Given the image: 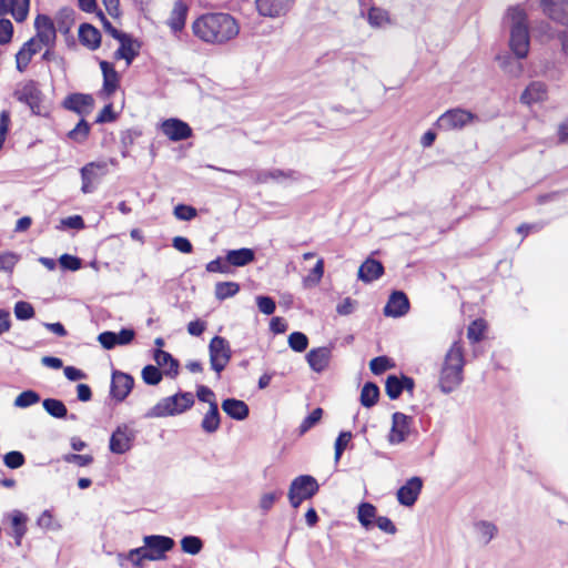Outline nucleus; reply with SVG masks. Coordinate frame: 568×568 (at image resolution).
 <instances>
[{
  "label": "nucleus",
  "instance_id": "nucleus-58",
  "mask_svg": "<svg viewBox=\"0 0 568 568\" xmlns=\"http://www.w3.org/2000/svg\"><path fill=\"white\" fill-rule=\"evenodd\" d=\"M119 118V113L114 111V106L112 102L106 103L95 116L94 123L97 124H105L112 123L116 121Z\"/></svg>",
  "mask_w": 568,
  "mask_h": 568
},
{
  "label": "nucleus",
  "instance_id": "nucleus-19",
  "mask_svg": "<svg viewBox=\"0 0 568 568\" xmlns=\"http://www.w3.org/2000/svg\"><path fill=\"white\" fill-rule=\"evenodd\" d=\"M252 179L257 184L267 183L270 180L277 183H282L284 180L298 181L301 173L295 170H283V169H271V170H257L252 175Z\"/></svg>",
  "mask_w": 568,
  "mask_h": 568
},
{
  "label": "nucleus",
  "instance_id": "nucleus-40",
  "mask_svg": "<svg viewBox=\"0 0 568 568\" xmlns=\"http://www.w3.org/2000/svg\"><path fill=\"white\" fill-rule=\"evenodd\" d=\"M325 271L324 258H318L315 265L310 270L308 274L303 277V286L311 288L320 284Z\"/></svg>",
  "mask_w": 568,
  "mask_h": 568
},
{
  "label": "nucleus",
  "instance_id": "nucleus-55",
  "mask_svg": "<svg viewBox=\"0 0 568 568\" xmlns=\"http://www.w3.org/2000/svg\"><path fill=\"white\" fill-rule=\"evenodd\" d=\"M37 525L42 529L51 531H58L62 528L61 524L54 520L53 514L49 509L41 513L37 519Z\"/></svg>",
  "mask_w": 568,
  "mask_h": 568
},
{
  "label": "nucleus",
  "instance_id": "nucleus-50",
  "mask_svg": "<svg viewBox=\"0 0 568 568\" xmlns=\"http://www.w3.org/2000/svg\"><path fill=\"white\" fill-rule=\"evenodd\" d=\"M324 410L321 407L314 408L298 426V434L304 435L311 428H313L323 417Z\"/></svg>",
  "mask_w": 568,
  "mask_h": 568
},
{
  "label": "nucleus",
  "instance_id": "nucleus-53",
  "mask_svg": "<svg viewBox=\"0 0 568 568\" xmlns=\"http://www.w3.org/2000/svg\"><path fill=\"white\" fill-rule=\"evenodd\" d=\"M85 227L84 219L80 214L70 215L60 220L59 225H57V230L67 231V230H75L80 231Z\"/></svg>",
  "mask_w": 568,
  "mask_h": 568
},
{
  "label": "nucleus",
  "instance_id": "nucleus-22",
  "mask_svg": "<svg viewBox=\"0 0 568 568\" xmlns=\"http://www.w3.org/2000/svg\"><path fill=\"white\" fill-rule=\"evenodd\" d=\"M385 273L383 263L372 256H368L358 267L357 278L365 284L373 283L381 278Z\"/></svg>",
  "mask_w": 568,
  "mask_h": 568
},
{
  "label": "nucleus",
  "instance_id": "nucleus-24",
  "mask_svg": "<svg viewBox=\"0 0 568 568\" xmlns=\"http://www.w3.org/2000/svg\"><path fill=\"white\" fill-rule=\"evenodd\" d=\"M79 42L91 51H95L101 47L102 33L92 23L82 22L78 30Z\"/></svg>",
  "mask_w": 568,
  "mask_h": 568
},
{
  "label": "nucleus",
  "instance_id": "nucleus-6",
  "mask_svg": "<svg viewBox=\"0 0 568 568\" xmlns=\"http://www.w3.org/2000/svg\"><path fill=\"white\" fill-rule=\"evenodd\" d=\"M209 356L211 369L220 377L232 358L230 342L223 336L214 335L209 343Z\"/></svg>",
  "mask_w": 568,
  "mask_h": 568
},
{
  "label": "nucleus",
  "instance_id": "nucleus-42",
  "mask_svg": "<svg viewBox=\"0 0 568 568\" xmlns=\"http://www.w3.org/2000/svg\"><path fill=\"white\" fill-rule=\"evenodd\" d=\"M22 6V0H0V18L10 13L18 23H22L27 20L29 12L22 13L19 18L17 13L18 8Z\"/></svg>",
  "mask_w": 568,
  "mask_h": 568
},
{
  "label": "nucleus",
  "instance_id": "nucleus-14",
  "mask_svg": "<svg viewBox=\"0 0 568 568\" xmlns=\"http://www.w3.org/2000/svg\"><path fill=\"white\" fill-rule=\"evenodd\" d=\"M160 130L171 142H181L193 136L191 125L175 116L161 121Z\"/></svg>",
  "mask_w": 568,
  "mask_h": 568
},
{
  "label": "nucleus",
  "instance_id": "nucleus-41",
  "mask_svg": "<svg viewBox=\"0 0 568 568\" xmlns=\"http://www.w3.org/2000/svg\"><path fill=\"white\" fill-rule=\"evenodd\" d=\"M180 546L184 554L196 556L202 551L204 541L199 536L185 535L181 538Z\"/></svg>",
  "mask_w": 568,
  "mask_h": 568
},
{
  "label": "nucleus",
  "instance_id": "nucleus-46",
  "mask_svg": "<svg viewBox=\"0 0 568 568\" xmlns=\"http://www.w3.org/2000/svg\"><path fill=\"white\" fill-rule=\"evenodd\" d=\"M142 548L136 547L130 549L126 554H119L120 565H123V560H128L132 564L133 568H143L148 558H144Z\"/></svg>",
  "mask_w": 568,
  "mask_h": 568
},
{
  "label": "nucleus",
  "instance_id": "nucleus-21",
  "mask_svg": "<svg viewBox=\"0 0 568 568\" xmlns=\"http://www.w3.org/2000/svg\"><path fill=\"white\" fill-rule=\"evenodd\" d=\"M540 7L549 19L568 26V0H540Z\"/></svg>",
  "mask_w": 568,
  "mask_h": 568
},
{
  "label": "nucleus",
  "instance_id": "nucleus-10",
  "mask_svg": "<svg viewBox=\"0 0 568 568\" xmlns=\"http://www.w3.org/2000/svg\"><path fill=\"white\" fill-rule=\"evenodd\" d=\"M134 385L135 379L130 373L113 368L111 372L109 396L115 403H122L128 398Z\"/></svg>",
  "mask_w": 568,
  "mask_h": 568
},
{
  "label": "nucleus",
  "instance_id": "nucleus-11",
  "mask_svg": "<svg viewBox=\"0 0 568 568\" xmlns=\"http://www.w3.org/2000/svg\"><path fill=\"white\" fill-rule=\"evenodd\" d=\"M94 104L95 101L93 95L82 92H71L61 101V106L64 110L73 112L80 115V118L89 115L92 112Z\"/></svg>",
  "mask_w": 568,
  "mask_h": 568
},
{
  "label": "nucleus",
  "instance_id": "nucleus-64",
  "mask_svg": "<svg viewBox=\"0 0 568 568\" xmlns=\"http://www.w3.org/2000/svg\"><path fill=\"white\" fill-rule=\"evenodd\" d=\"M98 342L102 346V348L106 351H111L115 348L118 345L116 338H115V332L114 331H103L98 335Z\"/></svg>",
  "mask_w": 568,
  "mask_h": 568
},
{
  "label": "nucleus",
  "instance_id": "nucleus-57",
  "mask_svg": "<svg viewBox=\"0 0 568 568\" xmlns=\"http://www.w3.org/2000/svg\"><path fill=\"white\" fill-rule=\"evenodd\" d=\"M58 262L62 271L75 272L82 266V260L79 256L69 253H63L59 257Z\"/></svg>",
  "mask_w": 568,
  "mask_h": 568
},
{
  "label": "nucleus",
  "instance_id": "nucleus-49",
  "mask_svg": "<svg viewBox=\"0 0 568 568\" xmlns=\"http://www.w3.org/2000/svg\"><path fill=\"white\" fill-rule=\"evenodd\" d=\"M310 339L307 335L300 331L292 332L287 337L288 347L296 353H303L308 347Z\"/></svg>",
  "mask_w": 568,
  "mask_h": 568
},
{
  "label": "nucleus",
  "instance_id": "nucleus-12",
  "mask_svg": "<svg viewBox=\"0 0 568 568\" xmlns=\"http://www.w3.org/2000/svg\"><path fill=\"white\" fill-rule=\"evenodd\" d=\"M3 523H7L10 527L7 535L13 538L17 547H20L28 532L29 516L20 509H13L4 514Z\"/></svg>",
  "mask_w": 568,
  "mask_h": 568
},
{
  "label": "nucleus",
  "instance_id": "nucleus-43",
  "mask_svg": "<svg viewBox=\"0 0 568 568\" xmlns=\"http://www.w3.org/2000/svg\"><path fill=\"white\" fill-rule=\"evenodd\" d=\"M163 371H161L156 365L146 364L141 371V377L144 384L149 386H156L162 382Z\"/></svg>",
  "mask_w": 568,
  "mask_h": 568
},
{
  "label": "nucleus",
  "instance_id": "nucleus-61",
  "mask_svg": "<svg viewBox=\"0 0 568 568\" xmlns=\"http://www.w3.org/2000/svg\"><path fill=\"white\" fill-rule=\"evenodd\" d=\"M255 302L258 311L264 315H272L276 310L275 300L270 295H256Z\"/></svg>",
  "mask_w": 568,
  "mask_h": 568
},
{
  "label": "nucleus",
  "instance_id": "nucleus-32",
  "mask_svg": "<svg viewBox=\"0 0 568 568\" xmlns=\"http://www.w3.org/2000/svg\"><path fill=\"white\" fill-rule=\"evenodd\" d=\"M75 10L71 7H62L55 16L57 31L62 36H70L71 29L75 21Z\"/></svg>",
  "mask_w": 568,
  "mask_h": 568
},
{
  "label": "nucleus",
  "instance_id": "nucleus-15",
  "mask_svg": "<svg viewBox=\"0 0 568 568\" xmlns=\"http://www.w3.org/2000/svg\"><path fill=\"white\" fill-rule=\"evenodd\" d=\"M424 486L420 476H412L396 491V498L400 506L413 507L419 498Z\"/></svg>",
  "mask_w": 568,
  "mask_h": 568
},
{
  "label": "nucleus",
  "instance_id": "nucleus-3",
  "mask_svg": "<svg viewBox=\"0 0 568 568\" xmlns=\"http://www.w3.org/2000/svg\"><path fill=\"white\" fill-rule=\"evenodd\" d=\"M506 18L511 20L509 49L518 59H525L529 53L530 32L528 26V17L519 4L509 6L506 11Z\"/></svg>",
  "mask_w": 568,
  "mask_h": 568
},
{
  "label": "nucleus",
  "instance_id": "nucleus-51",
  "mask_svg": "<svg viewBox=\"0 0 568 568\" xmlns=\"http://www.w3.org/2000/svg\"><path fill=\"white\" fill-rule=\"evenodd\" d=\"M205 270L209 273H220V274H233L234 273V270H232L231 265L226 262V254L224 256H217L214 260L206 263Z\"/></svg>",
  "mask_w": 568,
  "mask_h": 568
},
{
  "label": "nucleus",
  "instance_id": "nucleus-23",
  "mask_svg": "<svg viewBox=\"0 0 568 568\" xmlns=\"http://www.w3.org/2000/svg\"><path fill=\"white\" fill-rule=\"evenodd\" d=\"M152 357L156 366L163 371L166 377L172 379L176 378L180 373V361L178 358L164 349H154Z\"/></svg>",
  "mask_w": 568,
  "mask_h": 568
},
{
  "label": "nucleus",
  "instance_id": "nucleus-20",
  "mask_svg": "<svg viewBox=\"0 0 568 568\" xmlns=\"http://www.w3.org/2000/svg\"><path fill=\"white\" fill-rule=\"evenodd\" d=\"M332 349V345L310 349L305 356L310 368L315 373H323L329 366Z\"/></svg>",
  "mask_w": 568,
  "mask_h": 568
},
{
  "label": "nucleus",
  "instance_id": "nucleus-37",
  "mask_svg": "<svg viewBox=\"0 0 568 568\" xmlns=\"http://www.w3.org/2000/svg\"><path fill=\"white\" fill-rule=\"evenodd\" d=\"M385 393L390 400H396L403 392L402 373L388 374L385 379Z\"/></svg>",
  "mask_w": 568,
  "mask_h": 568
},
{
  "label": "nucleus",
  "instance_id": "nucleus-35",
  "mask_svg": "<svg viewBox=\"0 0 568 568\" xmlns=\"http://www.w3.org/2000/svg\"><path fill=\"white\" fill-rule=\"evenodd\" d=\"M496 60L499 67L513 77H518L523 72V65L513 53L498 54Z\"/></svg>",
  "mask_w": 568,
  "mask_h": 568
},
{
  "label": "nucleus",
  "instance_id": "nucleus-26",
  "mask_svg": "<svg viewBox=\"0 0 568 568\" xmlns=\"http://www.w3.org/2000/svg\"><path fill=\"white\" fill-rule=\"evenodd\" d=\"M547 98V87L541 81H531L519 97L520 103L531 105L542 102Z\"/></svg>",
  "mask_w": 568,
  "mask_h": 568
},
{
  "label": "nucleus",
  "instance_id": "nucleus-7",
  "mask_svg": "<svg viewBox=\"0 0 568 568\" xmlns=\"http://www.w3.org/2000/svg\"><path fill=\"white\" fill-rule=\"evenodd\" d=\"M175 546L173 538L164 535H145L143 537L142 548L144 558L150 561H159L166 559V554Z\"/></svg>",
  "mask_w": 568,
  "mask_h": 568
},
{
  "label": "nucleus",
  "instance_id": "nucleus-16",
  "mask_svg": "<svg viewBox=\"0 0 568 568\" xmlns=\"http://www.w3.org/2000/svg\"><path fill=\"white\" fill-rule=\"evenodd\" d=\"M410 308V303L407 294L400 290H394L389 294L387 302L383 308V314L386 317L399 318L405 316Z\"/></svg>",
  "mask_w": 568,
  "mask_h": 568
},
{
  "label": "nucleus",
  "instance_id": "nucleus-47",
  "mask_svg": "<svg viewBox=\"0 0 568 568\" xmlns=\"http://www.w3.org/2000/svg\"><path fill=\"white\" fill-rule=\"evenodd\" d=\"M13 314L18 321L26 322L36 316V310L30 302L20 300L13 305Z\"/></svg>",
  "mask_w": 568,
  "mask_h": 568
},
{
  "label": "nucleus",
  "instance_id": "nucleus-13",
  "mask_svg": "<svg viewBox=\"0 0 568 568\" xmlns=\"http://www.w3.org/2000/svg\"><path fill=\"white\" fill-rule=\"evenodd\" d=\"M414 417L406 415L402 412L392 414V427L388 433L387 439L390 445H398L404 443L410 434Z\"/></svg>",
  "mask_w": 568,
  "mask_h": 568
},
{
  "label": "nucleus",
  "instance_id": "nucleus-45",
  "mask_svg": "<svg viewBox=\"0 0 568 568\" xmlns=\"http://www.w3.org/2000/svg\"><path fill=\"white\" fill-rule=\"evenodd\" d=\"M487 324L485 320H474L467 328V338L471 344L478 343L485 338Z\"/></svg>",
  "mask_w": 568,
  "mask_h": 568
},
{
  "label": "nucleus",
  "instance_id": "nucleus-33",
  "mask_svg": "<svg viewBox=\"0 0 568 568\" xmlns=\"http://www.w3.org/2000/svg\"><path fill=\"white\" fill-rule=\"evenodd\" d=\"M381 390L375 382H365L359 394V403L365 408L374 407L379 400Z\"/></svg>",
  "mask_w": 568,
  "mask_h": 568
},
{
  "label": "nucleus",
  "instance_id": "nucleus-27",
  "mask_svg": "<svg viewBox=\"0 0 568 568\" xmlns=\"http://www.w3.org/2000/svg\"><path fill=\"white\" fill-rule=\"evenodd\" d=\"M189 6L183 0H176L168 20V26L173 33H179L185 28Z\"/></svg>",
  "mask_w": 568,
  "mask_h": 568
},
{
  "label": "nucleus",
  "instance_id": "nucleus-1",
  "mask_svg": "<svg viewBox=\"0 0 568 568\" xmlns=\"http://www.w3.org/2000/svg\"><path fill=\"white\" fill-rule=\"evenodd\" d=\"M192 31L203 42L223 44L239 34L240 27L230 13L211 12L195 19Z\"/></svg>",
  "mask_w": 568,
  "mask_h": 568
},
{
  "label": "nucleus",
  "instance_id": "nucleus-18",
  "mask_svg": "<svg viewBox=\"0 0 568 568\" xmlns=\"http://www.w3.org/2000/svg\"><path fill=\"white\" fill-rule=\"evenodd\" d=\"M295 0H255L260 16L266 18H281L287 14Z\"/></svg>",
  "mask_w": 568,
  "mask_h": 568
},
{
  "label": "nucleus",
  "instance_id": "nucleus-60",
  "mask_svg": "<svg viewBox=\"0 0 568 568\" xmlns=\"http://www.w3.org/2000/svg\"><path fill=\"white\" fill-rule=\"evenodd\" d=\"M476 530L485 538V545H487L497 534V526L488 520H479L475 524Z\"/></svg>",
  "mask_w": 568,
  "mask_h": 568
},
{
  "label": "nucleus",
  "instance_id": "nucleus-9",
  "mask_svg": "<svg viewBox=\"0 0 568 568\" xmlns=\"http://www.w3.org/2000/svg\"><path fill=\"white\" fill-rule=\"evenodd\" d=\"M138 432L123 423L118 425L109 438V450L115 455H123L132 449Z\"/></svg>",
  "mask_w": 568,
  "mask_h": 568
},
{
  "label": "nucleus",
  "instance_id": "nucleus-28",
  "mask_svg": "<svg viewBox=\"0 0 568 568\" xmlns=\"http://www.w3.org/2000/svg\"><path fill=\"white\" fill-rule=\"evenodd\" d=\"M12 95L17 101L26 105L43 98V93L39 89V84L36 80L26 81L21 89H16L13 91Z\"/></svg>",
  "mask_w": 568,
  "mask_h": 568
},
{
  "label": "nucleus",
  "instance_id": "nucleus-25",
  "mask_svg": "<svg viewBox=\"0 0 568 568\" xmlns=\"http://www.w3.org/2000/svg\"><path fill=\"white\" fill-rule=\"evenodd\" d=\"M222 410L233 420L243 422L250 416V406L242 399L226 397L221 403Z\"/></svg>",
  "mask_w": 568,
  "mask_h": 568
},
{
  "label": "nucleus",
  "instance_id": "nucleus-34",
  "mask_svg": "<svg viewBox=\"0 0 568 568\" xmlns=\"http://www.w3.org/2000/svg\"><path fill=\"white\" fill-rule=\"evenodd\" d=\"M90 133L91 124L85 120V118H80L74 128L68 131L67 139L82 144L88 140Z\"/></svg>",
  "mask_w": 568,
  "mask_h": 568
},
{
  "label": "nucleus",
  "instance_id": "nucleus-5",
  "mask_svg": "<svg viewBox=\"0 0 568 568\" xmlns=\"http://www.w3.org/2000/svg\"><path fill=\"white\" fill-rule=\"evenodd\" d=\"M320 490L317 479L308 474L295 477L288 487L287 498L290 505L297 509L305 500L312 499Z\"/></svg>",
  "mask_w": 568,
  "mask_h": 568
},
{
  "label": "nucleus",
  "instance_id": "nucleus-8",
  "mask_svg": "<svg viewBox=\"0 0 568 568\" xmlns=\"http://www.w3.org/2000/svg\"><path fill=\"white\" fill-rule=\"evenodd\" d=\"M478 116L471 111L454 108L444 112L434 123L442 131L460 130Z\"/></svg>",
  "mask_w": 568,
  "mask_h": 568
},
{
  "label": "nucleus",
  "instance_id": "nucleus-56",
  "mask_svg": "<svg viewBox=\"0 0 568 568\" xmlns=\"http://www.w3.org/2000/svg\"><path fill=\"white\" fill-rule=\"evenodd\" d=\"M3 464L9 469H18L26 464V456L20 450H10L2 457Z\"/></svg>",
  "mask_w": 568,
  "mask_h": 568
},
{
  "label": "nucleus",
  "instance_id": "nucleus-4",
  "mask_svg": "<svg viewBox=\"0 0 568 568\" xmlns=\"http://www.w3.org/2000/svg\"><path fill=\"white\" fill-rule=\"evenodd\" d=\"M194 403L195 398L191 392L179 389L175 394L160 399L144 414V418L178 416L191 409Z\"/></svg>",
  "mask_w": 568,
  "mask_h": 568
},
{
  "label": "nucleus",
  "instance_id": "nucleus-29",
  "mask_svg": "<svg viewBox=\"0 0 568 568\" xmlns=\"http://www.w3.org/2000/svg\"><path fill=\"white\" fill-rule=\"evenodd\" d=\"M225 254L226 262L231 265L232 270L246 266L255 261V251L250 247L227 250Z\"/></svg>",
  "mask_w": 568,
  "mask_h": 568
},
{
  "label": "nucleus",
  "instance_id": "nucleus-36",
  "mask_svg": "<svg viewBox=\"0 0 568 568\" xmlns=\"http://www.w3.org/2000/svg\"><path fill=\"white\" fill-rule=\"evenodd\" d=\"M43 409L53 418L62 419L67 416V406L62 399L48 397L42 400Z\"/></svg>",
  "mask_w": 568,
  "mask_h": 568
},
{
  "label": "nucleus",
  "instance_id": "nucleus-54",
  "mask_svg": "<svg viewBox=\"0 0 568 568\" xmlns=\"http://www.w3.org/2000/svg\"><path fill=\"white\" fill-rule=\"evenodd\" d=\"M20 255L13 251L0 252V272L12 273Z\"/></svg>",
  "mask_w": 568,
  "mask_h": 568
},
{
  "label": "nucleus",
  "instance_id": "nucleus-39",
  "mask_svg": "<svg viewBox=\"0 0 568 568\" xmlns=\"http://www.w3.org/2000/svg\"><path fill=\"white\" fill-rule=\"evenodd\" d=\"M241 290V286L236 282L232 281H225V282H217L215 284V298L219 301H225L227 298H231L235 296Z\"/></svg>",
  "mask_w": 568,
  "mask_h": 568
},
{
  "label": "nucleus",
  "instance_id": "nucleus-17",
  "mask_svg": "<svg viewBox=\"0 0 568 568\" xmlns=\"http://www.w3.org/2000/svg\"><path fill=\"white\" fill-rule=\"evenodd\" d=\"M116 41H119L120 45L114 51L113 58L115 60H125L126 65H131L140 55L142 42L128 32L124 38H119Z\"/></svg>",
  "mask_w": 568,
  "mask_h": 568
},
{
  "label": "nucleus",
  "instance_id": "nucleus-44",
  "mask_svg": "<svg viewBox=\"0 0 568 568\" xmlns=\"http://www.w3.org/2000/svg\"><path fill=\"white\" fill-rule=\"evenodd\" d=\"M368 366H369L371 372L374 375L379 376V375L384 374L386 371L395 367V362L392 357H389L387 355H379V356L372 358L369 361Z\"/></svg>",
  "mask_w": 568,
  "mask_h": 568
},
{
  "label": "nucleus",
  "instance_id": "nucleus-59",
  "mask_svg": "<svg viewBox=\"0 0 568 568\" xmlns=\"http://www.w3.org/2000/svg\"><path fill=\"white\" fill-rule=\"evenodd\" d=\"M173 214L179 221H191L197 215L194 206L185 203H179L173 209Z\"/></svg>",
  "mask_w": 568,
  "mask_h": 568
},
{
  "label": "nucleus",
  "instance_id": "nucleus-48",
  "mask_svg": "<svg viewBox=\"0 0 568 568\" xmlns=\"http://www.w3.org/2000/svg\"><path fill=\"white\" fill-rule=\"evenodd\" d=\"M102 77V93L109 98L113 95L120 88L121 75L116 70H113L112 72L105 73Z\"/></svg>",
  "mask_w": 568,
  "mask_h": 568
},
{
  "label": "nucleus",
  "instance_id": "nucleus-63",
  "mask_svg": "<svg viewBox=\"0 0 568 568\" xmlns=\"http://www.w3.org/2000/svg\"><path fill=\"white\" fill-rule=\"evenodd\" d=\"M62 460L69 464H75L79 467H87L91 465L94 460L91 454H77V453H68L62 456Z\"/></svg>",
  "mask_w": 568,
  "mask_h": 568
},
{
  "label": "nucleus",
  "instance_id": "nucleus-52",
  "mask_svg": "<svg viewBox=\"0 0 568 568\" xmlns=\"http://www.w3.org/2000/svg\"><path fill=\"white\" fill-rule=\"evenodd\" d=\"M367 21L372 27H382L389 21V14L385 9L372 6L367 12Z\"/></svg>",
  "mask_w": 568,
  "mask_h": 568
},
{
  "label": "nucleus",
  "instance_id": "nucleus-38",
  "mask_svg": "<svg viewBox=\"0 0 568 568\" xmlns=\"http://www.w3.org/2000/svg\"><path fill=\"white\" fill-rule=\"evenodd\" d=\"M40 394L31 388L22 390L13 400V406L17 408L26 409L40 403Z\"/></svg>",
  "mask_w": 568,
  "mask_h": 568
},
{
  "label": "nucleus",
  "instance_id": "nucleus-30",
  "mask_svg": "<svg viewBox=\"0 0 568 568\" xmlns=\"http://www.w3.org/2000/svg\"><path fill=\"white\" fill-rule=\"evenodd\" d=\"M377 518V508L369 501H361L357 506V520L361 526L371 530L375 527Z\"/></svg>",
  "mask_w": 568,
  "mask_h": 568
},
{
  "label": "nucleus",
  "instance_id": "nucleus-2",
  "mask_svg": "<svg viewBox=\"0 0 568 568\" xmlns=\"http://www.w3.org/2000/svg\"><path fill=\"white\" fill-rule=\"evenodd\" d=\"M465 364L464 347L459 341H454L439 374L438 387L442 393L450 394L463 383Z\"/></svg>",
  "mask_w": 568,
  "mask_h": 568
},
{
  "label": "nucleus",
  "instance_id": "nucleus-62",
  "mask_svg": "<svg viewBox=\"0 0 568 568\" xmlns=\"http://www.w3.org/2000/svg\"><path fill=\"white\" fill-rule=\"evenodd\" d=\"M14 33L13 23L8 18H0V45L9 44Z\"/></svg>",
  "mask_w": 568,
  "mask_h": 568
},
{
  "label": "nucleus",
  "instance_id": "nucleus-31",
  "mask_svg": "<svg viewBox=\"0 0 568 568\" xmlns=\"http://www.w3.org/2000/svg\"><path fill=\"white\" fill-rule=\"evenodd\" d=\"M222 416L219 410L217 402L211 403L207 412L204 414L201 422V428L206 434H214L221 427Z\"/></svg>",
  "mask_w": 568,
  "mask_h": 568
}]
</instances>
